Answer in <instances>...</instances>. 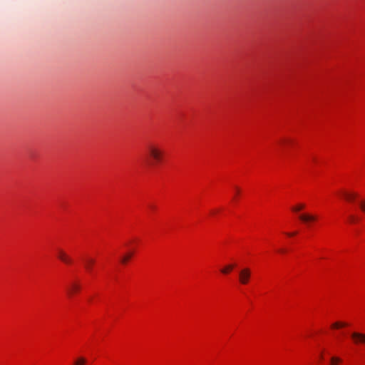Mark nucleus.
Here are the masks:
<instances>
[{
  "label": "nucleus",
  "instance_id": "obj_1",
  "mask_svg": "<svg viewBox=\"0 0 365 365\" xmlns=\"http://www.w3.org/2000/svg\"><path fill=\"white\" fill-rule=\"evenodd\" d=\"M148 163L154 166L160 163L163 158V150L157 144L151 143L147 147Z\"/></svg>",
  "mask_w": 365,
  "mask_h": 365
},
{
  "label": "nucleus",
  "instance_id": "obj_2",
  "mask_svg": "<svg viewBox=\"0 0 365 365\" xmlns=\"http://www.w3.org/2000/svg\"><path fill=\"white\" fill-rule=\"evenodd\" d=\"M251 277V270L248 267L243 268L239 272V281L242 284H247Z\"/></svg>",
  "mask_w": 365,
  "mask_h": 365
},
{
  "label": "nucleus",
  "instance_id": "obj_3",
  "mask_svg": "<svg viewBox=\"0 0 365 365\" xmlns=\"http://www.w3.org/2000/svg\"><path fill=\"white\" fill-rule=\"evenodd\" d=\"M351 338L356 344H364L365 343V334L359 332H353L351 334Z\"/></svg>",
  "mask_w": 365,
  "mask_h": 365
},
{
  "label": "nucleus",
  "instance_id": "obj_4",
  "mask_svg": "<svg viewBox=\"0 0 365 365\" xmlns=\"http://www.w3.org/2000/svg\"><path fill=\"white\" fill-rule=\"evenodd\" d=\"M81 289V285L75 282H73L70 284L68 289V294L70 297L73 296Z\"/></svg>",
  "mask_w": 365,
  "mask_h": 365
},
{
  "label": "nucleus",
  "instance_id": "obj_5",
  "mask_svg": "<svg viewBox=\"0 0 365 365\" xmlns=\"http://www.w3.org/2000/svg\"><path fill=\"white\" fill-rule=\"evenodd\" d=\"M58 258L61 260L63 262L66 264H71L72 262V259L69 257V256L62 250H58Z\"/></svg>",
  "mask_w": 365,
  "mask_h": 365
},
{
  "label": "nucleus",
  "instance_id": "obj_6",
  "mask_svg": "<svg viewBox=\"0 0 365 365\" xmlns=\"http://www.w3.org/2000/svg\"><path fill=\"white\" fill-rule=\"evenodd\" d=\"M299 217L300 220L306 223L314 222L317 220V217L315 215L309 214H302Z\"/></svg>",
  "mask_w": 365,
  "mask_h": 365
},
{
  "label": "nucleus",
  "instance_id": "obj_7",
  "mask_svg": "<svg viewBox=\"0 0 365 365\" xmlns=\"http://www.w3.org/2000/svg\"><path fill=\"white\" fill-rule=\"evenodd\" d=\"M86 359L83 356H80L77 358L76 360L74 361V365H86Z\"/></svg>",
  "mask_w": 365,
  "mask_h": 365
},
{
  "label": "nucleus",
  "instance_id": "obj_8",
  "mask_svg": "<svg viewBox=\"0 0 365 365\" xmlns=\"http://www.w3.org/2000/svg\"><path fill=\"white\" fill-rule=\"evenodd\" d=\"M95 263V260L93 259H88L86 260V268L88 270V271H91L92 269V266L93 264Z\"/></svg>",
  "mask_w": 365,
  "mask_h": 365
},
{
  "label": "nucleus",
  "instance_id": "obj_9",
  "mask_svg": "<svg viewBox=\"0 0 365 365\" xmlns=\"http://www.w3.org/2000/svg\"><path fill=\"white\" fill-rule=\"evenodd\" d=\"M234 267V264L227 265L225 267L221 269V272L225 274H228L230 271L233 269Z\"/></svg>",
  "mask_w": 365,
  "mask_h": 365
},
{
  "label": "nucleus",
  "instance_id": "obj_10",
  "mask_svg": "<svg viewBox=\"0 0 365 365\" xmlns=\"http://www.w3.org/2000/svg\"><path fill=\"white\" fill-rule=\"evenodd\" d=\"M344 195L347 200H352L356 197V195L355 193L344 192Z\"/></svg>",
  "mask_w": 365,
  "mask_h": 365
},
{
  "label": "nucleus",
  "instance_id": "obj_11",
  "mask_svg": "<svg viewBox=\"0 0 365 365\" xmlns=\"http://www.w3.org/2000/svg\"><path fill=\"white\" fill-rule=\"evenodd\" d=\"M346 326H347V324H346L344 322H335L331 325V327L334 329H338V328L344 327Z\"/></svg>",
  "mask_w": 365,
  "mask_h": 365
},
{
  "label": "nucleus",
  "instance_id": "obj_12",
  "mask_svg": "<svg viewBox=\"0 0 365 365\" xmlns=\"http://www.w3.org/2000/svg\"><path fill=\"white\" fill-rule=\"evenodd\" d=\"M305 205L304 204H299L294 207H292V210L294 212H299L303 209H304Z\"/></svg>",
  "mask_w": 365,
  "mask_h": 365
},
{
  "label": "nucleus",
  "instance_id": "obj_13",
  "mask_svg": "<svg viewBox=\"0 0 365 365\" xmlns=\"http://www.w3.org/2000/svg\"><path fill=\"white\" fill-rule=\"evenodd\" d=\"M133 253H128L125 255L121 259L122 263L125 264L132 257Z\"/></svg>",
  "mask_w": 365,
  "mask_h": 365
},
{
  "label": "nucleus",
  "instance_id": "obj_14",
  "mask_svg": "<svg viewBox=\"0 0 365 365\" xmlns=\"http://www.w3.org/2000/svg\"><path fill=\"white\" fill-rule=\"evenodd\" d=\"M341 359L339 357H332L331 359V365H336L337 363L340 362Z\"/></svg>",
  "mask_w": 365,
  "mask_h": 365
},
{
  "label": "nucleus",
  "instance_id": "obj_15",
  "mask_svg": "<svg viewBox=\"0 0 365 365\" xmlns=\"http://www.w3.org/2000/svg\"><path fill=\"white\" fill-rule=\"evenodd\" d=\"M360 207L362 211L365 212V200H362L360 202Z\"/></svg>",
  "mask_w": 365,
  "mask_h": 365
},
{
  "label": "nucleus",
  "instance_id": "obj_16",
  "mask_svg": "<svg viewBox=\"0 0 365 365\" xmlns=\"http://www.w3.org/2000/svg\"><path fill=\"white\" fill-rule=\"evenodd\" d=\"M349 218H350V220H351V222H354V221L355 220L354 217V216H352V215H351V216L349 217Z\"/></svg>",
  "mask_w": 365,
  "mask_h": 365
},
{
  "label": "nucleus",
  "instance_id": "obj_17",
  "mask_svg": "<svg viewBox=\"0 0 365 365\" xmlns=\"http://www.w3.org/2000/svg\"><path fill=\"white\" fill-rule=\"evenodd\" d=\"M296 235V232H292V233H287V235L288 236H294Z\"/></svg>",
  "mask_w": 365,
  "mask_h": 365
},
{
  "label": "nucleus",
  "instance_id": "obj_18",
  "mask_svg": "<svg viewBox=\"0 0 365 365\" xmlns=\"http://www.w3.org/2000/svg\"><path fill=\"white\" fill-rule=\"evenodd\" d=\"M288 141H289L288 140L284 139V140H282V143H286V142H288Z\"/></svg>",
  "mask_w": 365,
  "mask_h": 365
},
{
  "label": "nucleus",
  "instance_id": "obj_19",
  "mask_svg": "<svg viewBox=\"0 0 365 365\" xmlns=\"http://www.w3.org/2000/svg\"><path fill=\"white\" fill-rule=\"evenodd\" d=\"M236 192H240V189L238 187H236Z\"/></svg>",
  "mask_w": 365,
  "mask_h": 365
}]
</instances>
